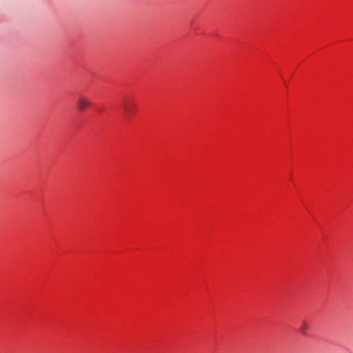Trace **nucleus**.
<instances>
[{
  "label": "nucleus",
  "instance_id": "1",
  "mask_svg": "<svg viewBox=\"0 0 353 353\" xmlns=\"http://www.w3.org/2000/svg\"><path fill=\"white\" fill-rule=\"evenodd\" d=\"M121 105L125 115L128 117H130L135 110V103L133 99L124 98L121 101Z\"/></svg>",
  "mask_w": 353,
  "mask_h": 353
},
{
  "label": "nucleus",
  "instance_id": "2",
  "mask_svg": "<svg viewBox=\"0 0 353 353\" xmlns=\"http://www.w3.org/2000/svg\"><path fill=\"white\" fill-rule=\"evenodd\" d=\"M91 101L85 96H79L76 101L77 109L80 111H84L86 108L91 105Z\"/></svg>",
  "mask_w": 353,
  "mask_h": 353
},
{
  "label": "nucleus",
  "instance_id": "3",
  "mask_svg": "<svg viewBox=\"0 0 353 353\" xmlns=\"http://www.w3.org/2000/svg\"><path fill=\"white\" fill-rule=\"evenodd\" d=\"M309 329H310V326H309V325H308V324H307L305 321H303L302 322V323H301V327H300V331H301V332L303 334L305 335V334H307V330H308Z\"/></svg>",
  "mask_w": 353,
  "mask_h": 353
}]
</instances>
